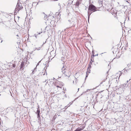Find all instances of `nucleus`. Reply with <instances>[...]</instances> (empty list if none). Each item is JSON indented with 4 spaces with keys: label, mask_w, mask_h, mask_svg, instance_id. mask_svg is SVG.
<instances>
[{
    "label": "nucleus",
    "mask_w": 131,
    "mask_h": 131,
    "mask_svg": "<svg viewBox=\"0 0 131 131\" xmlns=\"http://www.w3.org/2000/svg\"><path fill=\"white\" fill-rule=\"evenodd\" d=\"M96 9V7L95 6L91 4L89 6L88 11L89 12H94L97 10Z\"/></svg>",
    "instance_id": "obj_1"
},
{
    "label": "nucleus",
    "mask_w": 131,
    "mask_h": 131,
    "mask_svg": "<svg viewBox=\"0 0 131 131\" xmlns=\"http://www.w3.org/2000/svg\"><path fill=\"white\" fill-rule=\"evenodd\" d=\"M67 70L66 69V67L64 66V65L62 69V73L64 74V75H65V76H68L66 73Z\"/></svg>",
    "instance_id": "obj_2"
},
{
    "label": "nucleus",
    "mask_w": 131,
    "mask_h": 131,
    "mask_svg": "<svg viewBox=\"0 0 131 131\" xmlns=\"http://www.w3.org/2000/svg\"><path fill=\"white\" fill-rule=\"evenodd\" d=\"M16 7H17V8L18 9V10H19L20 9H21L23 8V7L21 6V4H20L18 3L17 4Z\"/></svg>",
    "instance_id": "obj_3"
},
{
    "label": "nucleus",
    "mask_w": 131,
    "mask_h": 131,
    "mask_svg": "<svg viewBox=\"0 0 131 131\" xmlns=\"http://www.w3.org/2000/svg\"><path fill=\"white\" fill-rule=\"evenodd\" d=\"M118 49V48H115L114 49V50L112 51L113 52V54H116L118 53V51H117Z\"/></svg>",
    "instance_id": "obj_4"
},
{
    "label": "nucleus",
    "mask_w": 131,
    "mask_h": 131,
    "mask_svg": "<svg viewBox=\"0 0 131 131\" xmlns=\"http://www.w3.org/2000/svg\"><path fill=\"white\" fill-rule=\"evenodd\" d=\"M81 2L80 1H79L77 0V1L75 3L73 4V5H75L77 7H78L79 5L80 4H81Z\"/></svg>",
    "instance_id": "obj_5"
},
{
    "label": "nucleus",
    "mask_w": 131,
    "mask_h": 131,
    "mask_svg": "<svg viewBox=\"0 0 131 131\" xmlns=\"http://www.w3.org/2000/svg\"><path fill=\"white\" fill-rule=\"evenodd\" d=\"M24 63L23 62H22L20 66V69L21 70H22L24 69L23 67H24Z\"/></svg>",
    "instance_id": "obj_6"
},
{
    "label": "nucleus",
    "mask_w": 131,
    "mask_h": 131,
    "mask_svg": "<svg viewBox=\"0 0 131 131\" xmlns=\"http://www.w3.org/2000/svg\"><path fill=\"white\" fill-rule=\"evenodd\" d=\"M42 32L41 31V32H37L36 34H35L34 35V36H35V37L36 38H37V36L38 35L40 34L41 33H42Z\"/></svg>",
    "instance_id": "obj_7"
},
{
    "label": "nucleus",
    "mask_w": 131,
    "mask_h": 131,
    "mask_svg": "<svg viewBox=\"0 0 131 131\" xmlns=\"http://www.w3.org/2000/svg\"><path fill=\"white\" fill-rule=\"evenodd\" d=\"M90 68H90L88 67V68L87 69V71L86 72H87L88 73H90V71H91V70H90Z\"/></svg>",
    "instance_id": "obj_8"
},
{
    "label": "nucleus",
    "mask_w": 131,
    "mask_h": 131,
    "mask_svg": "<svg viewBox=\"0 0 131 131\" xmlns=\"http://www.w3.org/2000/svg\"><path fill=\"white\" fill-rule=\"evenodd\" d=\"M92 12H89V11H88V19H89V17L91 14L92 13Z\"/></svg>",
    "instance_id": "obj_9"
},
{
    "label": "nucleus",
    "mask_w": 131,
    "mask_h": 131,
    "mask_svg": "<svg viewBox=\"0 0 131 131\" xmlns=\"http://www.w3.org/2000/svg\"><path fill=\"white\" fill-rule=\"evenodd\" d=\"M92 62H91V61L90 62L89 65V66L88 67L91 68V65L92 64Z\"/></svg>",
    "instance_id": "obj_10"
},
{
    "label": "nucleus",
    "mask_w": 131,
    "mask_h": 131,
    "mask_svg": "<svg viewBox=\"0 0 131 131\" xmlns=\"http://www.w3.org/2000/svg\"><path fill=\"white\" fill-rule=\"evenodd\" d=\"M125 68H125L124 69H123V70H124V69H125V70L124 71V72L125 73H126L127 72V71H128V70H129V69H130L129 68L128 69L125 70Z\"/></svg>",
    "instance_id": "obj_11"
},
{
    "label": "nucleus",
    "mask_w": 131,
    "mask_h": 131,
    "mask_svg": "<svg viewBox=\"0 0 131 131\" xmlns=\"http://www.w3.org/2000/svg\"><path fill=\"white\" fill-rule=\"evenodd\" d=\"M45 72L44 73L43 72H40L39 74V75H44L45 74Z\"/></svg>",
    "instance_id": "obj_12"
},
{
    "label": "nucleus",
    "mask_w": 131,
    "mask_h": 131,
    "mask_svg": "<svg viewBox=\"0 0 131 131\" xmlns=\"http://www.w3.org/2000/svg\"><path fill=\"white\" fill-rule=\"evenodd\" d=\"M76 129L77 130V131H80L81 130H82V129H81V128L78 127L77 129Z\"/></svg>",
    "instance_id": "obj_13"
},
{
    "label": "nucleus",
    "mask_w": 131,
    "mask_h": 131,
    "mask_svg": "<svg viewBox=\"0 0 131 131\" xmlns=\"http://www.w3.org/2000/svg\"><path fill=\"white\" fill-rule=\"evenodd\" d=\"M40 113V110L39 109L37 111V112H36V113L37 114H39Z\"/></svg>",
    "instance_id": "obj_14"
},
{
    "label": "nucleus",
    "mask_w": 131,
    "mask_h": 131,
    "mask_svg": "<svg viewBox=\"0 0 131 131\" xmlns=\"http://www.w3.org/2000/svg\"><path fill=\"white\" fill-rule=\"evenodd\" d=\"M88 75H89V73H88L87 72H86V77H85V80H86V78L88 77Z\"/></svg>",
    "instance_id": "obj_15"
},
{
    "label": "nucleus",
    "mask_w": 131,
    "mask_h": 131,
    "mask_svg": "<svg viewBox=\"0 0 131 131\" xmlns=\"http://www.w3.org/2000/svg\"><path fill=\"white\" fill-rule=\"evenodd\" d=\"M43 14L45 15V19H46L47 18V16L45 14V13H43Z\"/></svg>",
    "instance_id": "obj_16"
},
{
    "label": "nucleus",
    "mask_w": 131,
    "mask_h": 131,
    "mask_svg": "<svg viewBox=\"0 0 131 131\" xmlns=\"http://www.w3.org/2000/svg\"><path fill=\"white\" fill-rule=\"evenodd\" d=\"M13 67L15 68L16 66V65L15 64H13L12 65Z\"/></svg>",
    "instance_id": "obj_17"
},
{
    "label": "nucleus",
    "mask_w": 131,
    "mask_h": 131,
    "mask_svg": "<svg viewBox=\"0 0 131 131\" xmlns=\"http://www.w3.org/2000/svg\"><path fill=\"white\" fill-rule=\"evenodd\" d=\"M43 44H44V43H43V45L41 46H40V47H39V49H37V50H40V49L42 47V46H43Z\"/></svg>",
    "instance_id": "obj_18"
},
{
    "label": "nucleus",
    "mask_w": 131,
    "mask_h": 131,
    "mask_svg": "<svg viewBox=\"0 0 131 131\" xmlns=\"http://www.w3.org/2000/svg\"><path fill=\"white\" fill-rule=\"evenodd\" d=\"M68 107V106H66L64 108V109L65 110H66Z\"/></svg>",
    "instance_id": "obj_19"
},
{
    "label": "nucleus",
    "mask_w": 131,
    "mask_h": 131,
    "mask_svg": "<svg viewBox=\"0 0 131 131\" xmlns=\"http://www.w3.org/2000/svg\"><path fill=\"white\" fill-rule=\"evenodd\" d=\"M35 72V71L34 70H33L32 71V72L31 73V74H34Z\"/></svg>",
    "instance_id": "obj_20"
},
{
    "label": "nucleus",
    "mask_w": 131,
    "mask_h": 131,
    "mask_svg": "<svg viewBox=\"0 0 131 131\" xmlns=\"http://www.w3.org/2000/svg\"><path fill=\"white\" fill-rule=\"evenodd\" d=\"M98 55V54H96V55H94V54H93V57H94L95 56H97Z\"/></svg>",
    "instance_id": "obj_21"
},
{
    "label": "nucleus",
    "mask_w": 131,
    "mask_h": 131,
    "mask_svg": "<svg viewBox=\"0 0 131 131\" xmlns=\"http://www.w3.org/2000/svg\"><path fill=\"white\" fill-rule=\"evenodd\" d=\"M42 60H41L40 61H39L37 63V65H39V63L40 62H41V61Z\"/></svg>",
    "instance_id": "obj_22"
},
{
    "label": "nucleus",
    "mask_w": 131,
    "mask_h": 131,
    "mask_svg": "<svg viewBox=\"0 0 131 131\" xmlns=\"http://www.w3.org/2000/svg\"><path fill=\"white\" fill-rule=\"evenodd\" d=\"M38 118H39V117H40V115L39 114H37Z\"/></svg>",
    "instance_id": "obj_23"
},
{
    "label": "nucleus",
    "mask_w": 131,
    "mask_h": 131,
    "mask_svg": "<svg viewBox=\"0 0 131 131\" xmlns=\"http://www.w3.org/2000/svg\"><path fill=\"white\" fill-rule=\"evenodd\" d=\"M36 69H37L36 67H35V68H34V70L35 71V72H36V71H37L36 70Z\"/></svg>",
    "instance_id": "obj_24"
},
{
    "label": "nucleus",
    "mask_w": 131,
    "mask_h": 131,
    "mask_svg": "<svg viewBox=\"0 0 131 131\" xmlns=\"http://www.w3.org/2000/svg\"><path fill=\"white\" fill-rule=\"evenodd\" d=\"M92 55H93V54H94V52L93 51V50H92Z\"/></svg>",
    "instance_id": "obj_25"
},
{
    "label": "nucleus",
    "mask_w": 131,
    "mask_h": 131,
    "mask_svg": "<svg viewBox=\"0 0 131 131\" xmlns=\"http://www.w3.org/2000/svg\"><path fill=\"white\" fill-rule=\"evenodd\" d=\"M130 66V64H128L127 65V66L128 68H129Z\"/></svg>",
    "instance_id": "obj_26"
},
{
    "label": "nucleus",
    "mask_w": 131,
    "mask_h": 131,
    "mask_svg": "<svg viewBox=\"0 0 131 131\" xmlns=\"http://www.w3.org/2000/svg\"><path fill=\"white\" fill-rule=\"evenodd\" d=\"M90 60H91L90 61V62L91 61H91H92V62H94V61H93V60H92V58H91V59Z\"/></svg>",
    "instance_id": "obj_27"
},
{
    "label": "nucleus",
    "mask_w": 131,
    "mask_h": 131,
    "mask_svg": "<svg viewBox=\"0 0 131 131\" xmlns=\"http://www.w3.org/2000/svg\"><path fill=\"white\" fill-rule=\"evenodd\" d=\"M70 105H71V104H69L67 106H68V107H69L70 106Z\"/></svg>",
    "instance_id": "obj_28"
},
{
    "label": "nucleus",
    "mask_w": 131,
    "mask_h": 131,
    "mask_svg": "<svg viewBox=\"0 0 131 131\" xmlns=\"http://www.w3.org/2000/svg\"><path fill=\"white\" fill-rule=\"evenodd\" d=\"M94 57H93V55L91 57V58H92V59H93V58H94Z\"/></svg>",
    "instance_id": "obj_29"
},
{
    "label": "nucleus",
    "mask_w": 131,
    "mask_h": 131,
    "mask_svg": "<svg viewBox=\"0 0 131 131\" xmlns=\"http://www.w3.org/2000/svg\"><path fill=\"white\" fill-rule=\"evenodd\" d=\"M68 21L70 23V22H71V20H68Z\"/></svg>",
    "instance_id": "obj_30"
},
{
    "label": "nucleus",
    "mask_w": 131,
    "mask_h": 131,
    "mask_svg": "<svg viewBox=\"0 0 131 131\" xmlns=\"http://www.w3.org/2000/svg\"><path fill=\"white\" fill-rule=\"evenodd\" d=\"M0 39L1 40H2L1 41V43H2V41H3V40H2V38H0Z\"/></svg>",
    "instance_id": "obj_31"
},
{
    "label": "nucleus",
    "mask_w": 131,
    "mask_h": 131,
    "mask_svg": "<svg viewBox=\"0 0 131 131\" xmlns=\"http://www.w3.org/2000/svg\"><path fill=\"white\" fill-rule=\"evenodd\" d=\"M103 82H101V83H100V84H102V83H103Z\"/></svg>",
    "instance_id": "obj_32"
},
{
    "label": "nucleus",
    "mask_w": 131,
    "mask_h": 131,
    "mask_svg": "<svg viewBox=\"0 0 131 131\" xmlns=\"http://www.w3.org/2000/svg\"><path fill=\"white\" fill-rule=\"evenodd\" d=\"M78 1H80L81 2V1L82 0H78Z\"/></svg>",
    "instance_id": "obj_33"
},
{
    "label": "nucleus",
    "mask_w": 131,
    "mask_h": 131,
    "mask_svg": "<svg viewBox=\"0 0 131 131\" xmlns=\"http://www.w3.org/2000/svg\"><path fill=\"white\" fill-rule=\"evenodd\" d=\"M73 1H72L71 2H72L71 3H72V4H73Z\"/></svg>",
    "instance_id": "obj_34"
},
{
    "label": "nucleus",
    "mask_w": 131,
    "mask_h": 131,
    "mask_svg": "<svg viewBox=\"0 0 131 131\" xmlns=\"http://www.w3.org/2000/svg\"><path fill=\"white\" fill-rule=\"evenodd\" d=\"M74 131H77V130L76 129L75 130H74Z\"/></svg>",
    "instance_id": "obj_35"
},
{
    "label": "nucleus",
    "mask_w": 131,
    "mask_h": 131,
    "mask_svg": "<svg viewBox=\"0 0 131 131\" xmlns=\"http://www.w3.org/2000/svg\"><path fill=\"white\" fill-rule=\"evenodd\" d=\"M58 5H60V4H59Z\"/></svg>",
    "instance_id": "obj_36"
},
{
    "label": "nucleus",
    "mask_w": 131,
    "mask_h": 131,
    "mask_svg": "<svg viewBox=\"0 0 131 131\" xmlns=\"http://www.w3.org/2000/svg\"><path fill=\"white\" fill-rule=\"evenodd\" d=\"M130 64V65H131V62L129 64Z\"/></svg>",
    "instance_id": "obj_37"
},
{
    "label": "nucleus",
    "mask_w": 131,
    "mask_h": 131,
    "mask_svg": "<svg viewBox=\"0 0 131 131\" xmlns=\"http://www.w3.org/2000/svg\"><path fill=\"white\" fill-rule=\"evenodd\" d=\"M46 72V74H47V72Z\"/></svg>",
    "instance_id": "obj_38"
},
{
    "label": "nucleus",
    "mask_w": 131,
    "mask_h": 131,
    "mask_svg": "<svg viewBox=\"0 0 131 131\" xmlns=\"http://www.w3.org/2000/svg\"><path fill=\"white\" fill-rule=\"evenodd\" d=\"M79 88H78V91L79 90Z\"/></svg>",
    "instance_id": "obj_39"
},
{
    "label": "nucleus",
    "mask_w": 131,
    "mask_h": 131,
    "mask_svg": "<svg viewBox=\"0 0 131 131\" xmlns=\"http://www.w3.org/2000/svg\"><path fill=\"white\" fill-rule=\"evenodd\" d=\"M110 65V64H108V66H110V65Z\"/></svg>",
    "instance_id": "obj_40"
},
{
    "label": "nucleus",
    "mask_w": 131,
    "mask_h": 131,
    "mask_svg": "<svg viewBox=\"0 0 131 131\" xmlns=\"http://www.w3.org/2000/svg\"><path fill=\"white\" fill-rule=\"evenodd\" d=\"M36 49H37V48H36Z\"/></svg>",
    "instance_id": "obj_41"
},
{
    "label": "nucleus",
    "mask_w": 131,
    "mask_h": 131,
    "mask_svg": "<svg viewBox=\"0 0 131 131\" xmlns=\"http://www.w3.org/2000/svg\"><path fill=\"white\" fill-rule=\"evenodd\" d=\"M17 36H18V35H17Z\"/></svg>",
    "instance_id": "obj_42"
},
{
    "label": "nucleus",
    "mask_w": 131,
    "mask_h": 131,
    "mask_svg": "<svg viewBox=\"0 0 131 131\" xmlns=\"http://www.w3.org/2000/svg\"><path fill=\"white\" fill-rule=\"evenodd\" d=\"M46 71V69L45 72Z\"/></svg>",
    "instance_id": "obj_43"
},
{
    "label": "nucleus",
    "mask_w": 131,
    "mask_h": 131,
    "mask_svg": "<svg viewBox=\"0 0 131 131\" xmlns=\"http://www.w3.org/2000/svg\"><path fill=\"white\" fill-rule=\"evenodd\" d=\"M57 87H59V86H57Z\"/></svg>",
    "instance_id": "obj_44"
}]
</instances>
